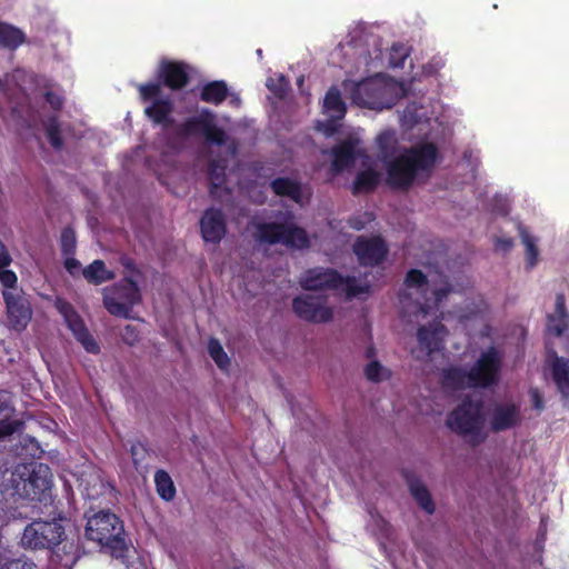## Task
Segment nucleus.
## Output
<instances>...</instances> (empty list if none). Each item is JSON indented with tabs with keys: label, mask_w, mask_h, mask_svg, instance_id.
Returning <instances> with one entry per match:
<instances>
[{
	"label": "nucleus",
	"mask_w": 569,
	"mask_h": 569,
	"mask_svg": "<svg viewBox=\"0 0 569 569\" xmlns=\"http://www.w3.org/2000/svg\"><path fill=\"white\" fill-rule=\"evenodd\" d=\"M438 156V148L432 142H421L406 149L383 163L387 186L392 190L408 191L419 172L429 173L432 170Z\"/></svg>",
	"instance_id": "obj_1"
},
{
	"label": "nucleus",
	"mask_w": 569,
	"mask_h": 569,
	"mask_svg": "<svg viewBox=\"0 0 569 569\" xmlns=\"http://www.w3.org/2000/svg\"><path fill=\"white\" fill-rule=\"evenodd\" d=\"M156 490L161 499L171 501L176 497V487L170 475L162 469H159L154 473Z\"/></svg>",
	"instance_id": "obj_31"
},
{
	"label": "nucleus",
	"mask_w": 569,
	"mask_h": 569,
	"mask_svg": "<svg viewBox=\"0 0 569 569\" xmlns=\"http://www.w3.org/2000/svg\"><path fill=\"white\" fill-rule=\"evenodd\" d=\"M64 537V528L53 517L51 521L33 520L22 533L21 546L30 550H52Z\"/></svg>",
	"instance_id": "obj_7"
},
{
	"label": "nucleus",
	"mask_w": 569,
	"mask_h": 569,
	"mask_svg": "<svg viewBox=\"0 0 569 569\" xmlns=\"http://www.w3.org/2000/svg\"><path fill=\"white\" fill-rule=\"evenodd\" d=\"M292 310L298 318L310 323H328L333 319L327 296L299 295L292 300Z\"/></svg>",
	"instance_id": "obj_11"
},
{
	"label": "nucleus",
	"mask_w": 569,
	"mask_h": 569,
	"mask_svg": "<svg viewBox=\"0 0 569 569\" xmlns=\"http://www.w3.org/2000/svg\"><path fill=\"white\" fill-rule=\"evenodd\" d=\"M342 286H345L346 296L348 299L368 295L371 291L369 283L360 284L353 276H342Z\"/></svg>",
	"instance_id": "obj_36"
},
{
	"label": "nucleus",
	"mask_w": 569,
	"mask_h": 569,
	"mask_svg": "<svg viewBox=\"0 0 569 569\" xmlns=\"http://www.w3.org/2000/svg\"><path fill=\"white\" fill-rule=\"evenodd\" d=\"M502 368V355L493 346L480 353L469 369L470 388L488 389L497 385L500 380Z\"/></svg>",
	"instance_id": "obj_9"
},
{
	"label": "nucleus",
	"mask_w": 569,
	"mask_h": 569,
	"mask_svg": "<svg viewBox=\"0 0 569 569\" xmlns=\"http://www.w3.org/2000/svg\"><path fill=\"white\" fill-rule=\"evenodd\" d=\"M141 302L142 295L138 281L130 276H124L118 282L102 290L103 307L114 317L137 319L132 315V310Z\"/></svg>",
	"instance_id": "obj_5"
},
{
	"label": "nucleus",
	"mask_w": 569,
	"mask_h": 569,
	"mask_svg": "<svg viewBox=\"0 0 569 569\" xmlns=\"http://www.w3.org/2000/svg\"><path fill=\"white\" fill-rule=\"evenodd\" d=\"M60 248L63 256H74L77 249L76 232L71 227H64L60 234Z\"/></svg>",
	"instance_id": "obj_38"
},
{
	"label": "nucleus",
	"mask_w": 569,
	"mask_h": 569,
	"mask_svg": "<svg viewBox=\"0 0 569 569\" xmlns=\"http://www.w3.org/2000/svg\"><path fill=\"white\" fill-rule=\"evenodd\" d=\"M375 355H376V350H375V348H373V347H369V348L366 350V357H367V358H372V357H375Z\"/></svg>",
	"instance_id": "obj_56"
},
{
	"label": "nucleus",
	"mask_w": 569,
	"mask_h": 569,
	"mask_svg": "<svg viewBox=\"0 0 569 569\" xmlns=\"http://www.w3.org/2000/svg\"><path fill=\"white\" fill-rule=\"evenodd\" d=\"M199 224L201 237L206 242L218 244L226 236L227 222L221 209H206Z\"/></svg>",
	"instance_id": "obj_16"
},
{
	"label": "nucleus",
	"mask_w": 569,
	"mask_h": 569,
	"mask_svg": "<svg viewBox=\"0 0 569 569\" xmlns=\"http://www.w3.org/2000/svg\"><path fill=\"white\" fill-rule=\"evenodd\" d=\"M229 96V88L224 80H212L204 83L200 90L199 99L202 102L219 106Z\"/></svg>",
	"instance_id": "obj_23"
},
{
	"label": "nucleus",
	"mask_w": 569,
	"mask_h": 569,
	"mask_svg": "<svg viewBox=\"0 0 569 569\" xmlns=\"http://www.w3.org/2000/svg\"><path fill=\"white\" fill-rule=\"evenodd\" d=\"M44 99L54 111H59L63 107V98L53 91H46Z\"/></svg>",
	"instance_id": "obj_51"
},
{
	"label": "nucleus",
	"mask_w": 569,
	"mask_h": 569,
	"mask_svg": "<svg viewBox=\"0 0 569 569\" xmlns=\"http://www.w3.org/2000/svg\"><path fill=\"white\" fill-rule=\"evenodd\" d=\"M513 247V240L511 238H498L496 240V249L503 252H508Z\"/></svg>",
	"instance_id": "obj_53"
},
{
	"label": "nucleus",
	"mask_w": 569,
	"mask_h": 569,
	"mask_svg": "<svg viewBox=\"0 0 569 569\" xmlns=\"http://www.w3.org/2000/svg\"><path fill=\"white\" fill-rule=\"evenodd\" d=\"M0 569H36V565L26 558L2 559L0 558Z\"/></svg>",
	"instance_id": "obj_45"
},
{
	"label": "nucleus",
	"mask_w": 569,
	"mask_h": 569,
	"mask_svg": "<svg viewBox=\"0 0 569 569\" xmlns=\"http://www.w3.org/2000/svg\"><path fill=\"white\" fill-rule=\"evenodd\" d=\"M302 84H303V77H301V78H299V79H298V86L300 87V86H302Z\"/></svg>",
	"instance_id": "obj_58"
},
{
	"label": "nucleus",
	"mask_w": 569,
	"mask_h": 569,
	"mask_svg": "<svg viewBox=\"0 0 569 569\" xmlns=\"http://www.w3.org/2000/svg\"><path fill=\"white\" fill-rule=\"evenodd\" d=\"M567 316H549L548 331L556 337H560L567 330Z\"/></svg>",
	"instance_id": "obj_44"
},
{
	"label": "nucleus",
	"mask_w": 569,
	"mask_h": 569,
	"mask_svg": "<svg viewBox=\"0 0 569 569\" xmlns=\"http://www.w3.org/2000/svg\"><path fill=\"white\" fill-rule=\"evenodd\" d=\"M63 266L66 270L73 277L78 274L81 268L80 261L73 256H64Z\"/></svg>",
	"instance_id": "obj_52"
},
{
	"label": "nucleus",
	"mask_w": 569,
	"mask_h": 569,
	"mask_svg": "<svg viewBox=\"0 0 569 569\" xmlns=\"http://www.w3.org/2000/svg\"><path fill=\"white\" fill-rule=\"evenodd\" d=\"M208 178L210 181V193L214 194L226 181V168L218 161L212 160L208 166Z\"/></svg>",
	"instance_id": "obj_35"
},
{
	"label": "nucleus",
	"mask_w": 569,
	"mask_h": 569,
	"mask_svg": "<svg viewBox=\"0 0 569 569\" xmlns=\"http://www.w3.org/2000/svg\"><path fill=\"white\" fill-rule=\"evenodd\" d=\"M381 174L372 169L359 171L352 183V193H369L372 192L380 183Z\"/></svg>",
	"instance_id": "obj_27"
},
{
	"label": "nucleus",
	"mask_w": 569,
	"mask_h": 569,
	"mask_svg": "<svg viewBox=\"0 0 569 569\" xmlns=\"http://www.w3.org/2000/svg\"><path fill=\"white\" fill-rule=\"evenodd\" d=\"M386 369L378 360H372L365 367V376L371 382H380L383 380V372Z\"/></svg>",
	"instance_id": "obj_42"
},
{
	"label": "nucleus",
	"mask_w": 569,
	"mask_h": 569,
	"mask_svg": "<svg viewBox=\"0 0 569 569\" xmlns=\"http://www.w3.org/2000/svg\"><path fill=\"white\" fill-rule=\"evenodd\" d=\"M379 160L385 163L396 157L398 139L393 130H385L376 138Z\"/></svg>",
	"instance_id": "obj_26"
},
{
	"label": "nucleus",
	"mask_w": 569,
	"mask_h": 569,
	"mask_svg": "<svg viewBox=\"0 0 569 569\" xmlns=\"http://www.w3.org/2000/svg\"><path fill=\"white\" fill-rule=\"evenodd\" d=\"M556 311H557V315L556 316H567L566 315V309H565V299L562 296H558L557 297V300H556Z\"/></svg>",
	"instance_id": "obj_54"
},
{
	"label": "nucleus",
	"mask_w": 569,
	"mask_h": 569,
	"mask_svg": "<svg viewBox=\"0 0 569 569\" xmlns=\"http://www.w3.org/2000/svg\"><path fill=\"white\" fill-rule=\"evenodd\" d=\"M82 276L89 283L94 286L113 280L116 277L114 272L107 269L104 261L100 259L93 260L83 268Z\"/></svg>",
	"instance_id": "obj_25"
},
{
	"label": "nucleus",
	"mask_w": 569,
	"mask_h": 569,
	"mask_svg": "<svg viewBox=\"0 0 569 569\" xmlns=\"http://www.w3.org/2000/svg\"><path fill=\"white\" fill-rule=\"evenodd\" d=\"M270 188L276 196L288 197L297 203L301 202V183L287 177H279L270 182Z\"/></svg>",
	"instance_id": "obj_24"
},
{
	"label": "nucleus",
	"mask_w": 569,
	"mask_h": 569,
	"mask_svg": "<svg viewBox=\"0 0 569 569\" xmlns=\"http://www.w3.org/2000/svg\"><path fill=\"white\" fill-rule=\"evenodd\" d=\"M46 137L54 150L63 148L61 126L57 116H50L43 121Z\"/></svg>",
	"instance_id": "obj_33"
},
{
	"label": "nucleus",
	"mask_w": 569,
	"mask_h": 569,
	"mask_svg": "<svg viewBox=\"0 0 569 569\" xmlns=\"http://www.w3.org/2000/svg\"><path fill=\"white\" fill-rule=\"evenodd\" d=\"M529 397L531 401V407L533 410H536L538 413L545 410V401L543 397L538 388H530Z\"/></svg>",
	"instance_id": "obj_49"
},
{
	"label": "nucleus",
	"mask_w": 569,
	"mask_h": 569,
	"mask_svg": "<svg viewBox=\"0 0 569 569\" xmlns=\"http://www.w3.org/2000/svg\"><path fill=\"white\" fill-rule=\"evenodd\" d=\"M113 557L121 560V562L126 566L124 569H147L144 560L138 555L137 550H130L128 546L122 556Z\"/></svg>",
	"instance_id": "obj_41"
},
{
	"label": "nucleus",
	"mask_w": 569,
	"mask_h": 569,
	"mask_svg": "<svg viewBox=\"0 0 569 569\" xmlns=\"http://www.w3.org/2000/svg\"><path fill=\"white\" fill-rule=\"evenodd\" d=\"M450 291H451L450 287H442V288L435 289V290L429 289L428 298H431L430 303L432 306V310L435 308H438L439 303L445 298H447V296L449 295Z\"/></svg>",
	"instance_id": "obj_48"
},
{
	"label": "nucleus",
	"mask_w": 569,
	"mask_h": 569,
	"mask_svg": "<svg viewBox=\"0 0 569 569\" xmlns=\"http://www.w3.org/2000/svg\"><path fill=\"white\" fill-rule=\"evenodd\" d=\"M140 99L151 102L144 108L146 117L156 126L169 129L173 126V103L169 98H161V86L157 82L142 83L138 87Z\"/></svg>",
	"instance_id": "obj_8"
},
{
	"label": "nucleus",
	"mask_w": 569,
	"mask_h": 569,
	"mask_svg": "<svg viewBox=\"0 0 569 569\" xmlns=\"http://www.w3.org/2000/svg\"><path fill=\"white\" fill-rule=\"evenodd\" d=\"M12 481L16 492L23 499L46 505L52 498V472L46 463L30 462L18 466Z\"/></svg>",
	"instance_id": "obj_3"
},
{
	"label": "nucleus",
	"mask_w": 569,
	"mask_h": 569,
	"mask_svg": "<svg viewBox=\"0 0 569 569\" xmlns=\"http://www.w3.org/2000/svg\"><path fill=\"white\" fill-rule=\"evenodd\" d=\"M405 477L411 496L427 513L432 515L436 510V506L428 488L419 478L412 477L409 473H406Z\"/></svg>",
	"instance_id": "obj_22"
},
{
	"label": "nucleus",
	"mask_w": 569,
	"mask_h": 569,
	"mask_svg": "<svg viewBox=\"0 0 569 569\" xmlns=\"http://www.w3.org/2000/svg\"><path fill=\"white\" fill-rule=\"evenodd\" d=\"M56 307L63 317L67 327L72 332L76 340L81 343L87 352L98 355L100 352V346L89 332L84 321L76 311L74 307L62 299L57 300Z\"/></svg>",
	"instance_id": "obj_12"
},
{
	"label": "nucleus",
	"mask_w": 569,
	"mask_h": 569,
	"mask_svg": "<svg viewBox=\"0 0 569 569\" xmlns=\"http://www.w3.org/2000/svg\"><path fill=\"white\" fill-rule=\"evenodd\" d=\"M238 101H239V98L234 97L233 102H238Z\"/></svg>",
	"instance_id": "obj_59"
},
{
	"label": "nucleus",
	"mask_w": 569,
	"mask_h": 569,
	"mask_svg": "<svg viewBox=\"0 0 569 569\" xmlns=\"http://www.w3.org/2000/svg\"><path fill=\"white\" fill-rule=\"evenodd\" d=\"M12 289H3L2 298L6 303L8 321L11 328L22 331L27 328L32 317V309L29 300Z\"/></svg>",
	"instance_id": "obj_14"
},
{
	"label": "nucleus",
	"mask_w": 569,
	"mask_h": 569,
	"mask_svg": "<svg viewBox=\"0 0 569 569\" xmlns=\"http://www.w3.org/2000/svg\"><path fill=\"white\" fill-rule=\"evenodd\" d=\"M359 141L353 138L342 140L331 149V171L335 173L342 172L343 170L353 166L359 156L358 152Z\"/></svg>",
	"instance_id": "obj_18"
},
{
	"label": "nucleus",
	"mask_w": 569,
	"mask_h": 569,
	"mask_svg": "<svg viewBox=\"0 0 569 569\" xmlns=\"http://www.w3.org/2000/svg\"><path fill=\"white\" fill-rule=\"evenodd\" d=\"M521 422L520 409L516 403L499 405L493 409L490 427L493 432L511 429Z\"/></svg>",
	"instance_id": "obj_20"
},
{
	"label": "nucleus",
	"mask_w": 569,
	"mask_h": 569,
	"mask_svg": "<svg viewBox=\"0 0 569 569\" xmlns=\"http://www.w3.org/2000/svg\"><path fill=\"white\" fill-rule=\"evenodd\" d=\"M522 243L526 247L527 268L531 269L537 264L539 250L535 243V239L527 232L526 229H520Z\"/></svg>",
	"instance_id": "obj_37"
},
{
	"label": "nucleus",
	"mask_w": 569,
	"mask_h": 569,
	"mask_svg": "<svg viewBox=\"0 0 569 569\" xmlns=\"http://www.w3.org/2000/svg\"><path fill=\"white\" fill-rule=\"evenodd\" d=\"M12 263V257L7 251L0 252V283L6 289H17L18 286V277L13 270L8 269V267Z\"/></svg>",
	"instance_id": "obj_32"
},
{
	"label": "nucleus",
	"mask_w": 569,
	"mask_h": 569,
	"mask_svg": "<svg viewBox=\"0 0 569 569\" xmlns=\"http://www.w3.org/2000/svg\"><path fill=\"white\" fill-rule=\"evenodd\" d=\"M130 453L134 467L138 469L149 455V449L146 443L136 441L131 445Z\"/></svg>",
	"instance_id": "obj_43"
},
{
	"label": "nucleus",
	"mask_w": 569,
	"mask_h": 569,
	"mask_svg": "<svg viewBox=\"0 0 569 569\" xmlns=\"http://www.w3.org/2000/svg\"><path fill=\"white\" fill-rule=\"evenodd\" d=\"M300 286L307 291L338 289L342 287V274L333 268L308 269L300 279Z\"/></svg>",
	"instance_id": "obj_15"
},
{
	"label": "nucleus",
	"mask_w": 569,
	"mask_h": 569,
	"mask_svg": "<svg viewBox=\"0 0 569 569\" xmlns=\"http://www.w3.org/2000/svg\"><path fill=\"white\" fill-rule=\"evenodd\" d=\"M442 383L443 386L455 389L465 390L470 388L469 370H465L462 367L452 366L443 369L442 371Z\"/></svg>",
	"instance_id": "obj_28"
},
{
	"label": "nucleus",
	"mask_w": 569,
	"mask_h": 569,
	"mask_svg": "<svg viewBox=\"0 0 569 569\" xmlns=\"http://www.w3.org/2000/svg\"><path fill=\"white\" fill-rule=\"evenodd\" d=\"M26 41V36L19 28L0 21V46L16 50Z\"/></svg>",
	"instance_id": "obj_30"
},
{
	"label": "nucleus",
	"mask_w": 569,
	"mask_h": 569,
	"mask_svg": "<svg viewBox=\"0 0 569 569\" xmlns=\"http://www.w3.org/2000/svg\"><path fill=\"white\" fill-rule=\"evenodd\" d=\"M266 87L278 98L282 99L287 96L289 90L288 79L279 73L276 77H269L266 81Z\"/></svg>",
	"instance_id": "obj_40"
},
{
	"label": "nucleus",
	"mask_w": 569,
	"mask_h": 569,
	"mask_svg": "<svg viewBox=\"0 0 569 569\" xmlns=\"http://www.w3.org/2000/svg\"><path fill=\"white\" fill-rule=\"evenodd\" d=\"M405 286L407 289L416 290V293L421 297V301H418L419 311L422 315H429L432 311L430 303L431 298H428L429 293V281L427 276L419 269H410L405 278Z\"/></svg>",
	"instance_id": "obj_19"
},
{
	"label": "nucleus",
	"mask_w": 569,
	"mask_h": 569,
	"mask_svg": "<svg viewBox=\"0 0 569 569\" xmlns=\"http://www.w3.org/2000/svg\"><path fill=\"white\" fill-rule=\"evenodd\" d=\"M122 341L126 345L134 346L140 340V332L133 325H126L121 331Z\"/></svg>",
	"instance_id": "obj_47"
},
{
	"label": "nucleus",
	"mask_w": 569,
	"mask_h": 569,
	"mask_svg": "<svg viewBox=\"0 0 569 569\" xmlns=\"http://www.w3.org/2000/svg\"><path fill=\"white\" fill-rule=\"evenodd\" d=\"M256 229V240L260 243H281L292 249H306L310 246L307 231L292 222H259Z\"/></svg>",
	"instance_id": "obj_6"
},
{
	"label": "nucleus",
	"mask_w": 569,
	"mask_h": 569,
	"mask_svg": "<svg viewBox=\"0 0 569 569\" xmlns=\"http://www.w3.org/2000/svg\"><path fill=\"white\" fill-rule=\"evenodd\" d=\"M208 352L219 368L223 369L229 366L230 360L218 339L211 338L209 340Z\"/></svg>",
	"instance_id": "obj_39"
},
{
	"label": "nucleus",
	"mask_w": 569,
	"mask_h": 569,
	"mask_svg": "<svg viewBox=\"0 0 569 569\" xmlns=\"http://www.w3.org/2000/svg\"><path fill=\"white\" fill-rule=\"evenodd\" d=\"M446 331V327L440 323H431L429 326H420L417 331V339L419 347L421 350L426 352L427 356H430L435 351H438L441 348V338L439 337L440 332Z\"/></svg>",
	"instance_id": "obj_21"
},
{
	"label": "nucleus",
	"mask_w": 569,
	"mask_h": 569,
	"mask_svg": "<svg viewBox=\"0 0 569 569\" xmlns=\"http://www.w3.org/2000/svg\"><path fill=\"white\" fill-rule=\"evenodd\" d=\"M121 264L126 271L124 276H130L133 279H136L138 277H142V272L140 271V269L137 267L136 262L131 258H122Z\"/></svg>",
	"instance_id": "obj_50"
},
{
	"label": "nucleus",
	"mask_w": 569,
	"mask_h": 569,
	"mask_svg": "<svg viewBox=\"0 0 569 569\" xmlns=\"http://www.w3.org/2000/svg\"><path fill=\"white\" fill-rule=\"evenodd\" d=\"M159 78L167 88L182 90L190 81L189 67L182 61H162Z\"/></svg>",
	"instance_id": "obj_17"
},
{
	"label": "nucleus",
	"mask_w": 569,
	"mask_h": 569,
	"mask_svg": "<svg viewBox=\"0 0 569 569\" xmlns=\"http://www.w3.org/2000/svg\"><path fill=\"white\" fill-rule=\"evenodd\" d=\"M217 116L210 109L203 108L197 116L187 118L179 128L182 136H202L207 142L224 146L228 139L226 131L217 126Z\"/></svg>",
	"instance_id": "obj_10"
},
{
	"label": "nucleus",
	"mask_w": 569,
	"mask_h": 569,
	"mask_svg": "<svg viewBox=\"0 0 569 569\" xmlns=\"http://www.w3.org/2000/svg\"><path fill=\"white\" fill-rule=\"evenodd\" d=\"M446 426L472 448L483 443L488 433L485 430L486 416L482 400L466 396L447 415Z\"/></svg>",
	"instance_id": "obj_2"
},
{
	"label": "nucleus",
	"mask_w": 569,
	"mask_h": 569,
	"mask_svg": "<svg viewBox=\"0 0 569 569\" xmlns=\"http://www.w3.org/2000/svg\"><path fill=\"white\" fill-rule=\"evenodd\" d=\"M352 251L360 266L377 267L386 260L389 248L380 236H360L356 239Z\"/></svg>",
	"instance_id": "obj_13"
},
{
	"label": "nucleus",
	"mask_w": 569,
	"mask_h": 569,
	"mask_svg": "<svg viewBox=\"0 0 569 569\" xmlns=\"http://www.w3.org/2000/svg\"><path fill=\"white\" fill-rule=\"evenodd\" d=\"M122 520L109 510H101L89 517L86 537L110 550L111 556H122L127 550Z\"/></svg>",
	"instance_id": "obj_4"
},
{
	"label": "nucleus",
	"mask_w": 569,
	"mask_h": 569,
	"mask_svg": "<svg viewBox=\"0 0 569 569\" xmlns=\"http://www.w3.org/2000/svg\"><path fill=\"white\" fill-rule=\"evenodd\" d=\"M323 107L326 110L337 113L338 118H342L347 111L345 101L337 87H330L326 92Z\"/></svg>",
	"instance_id": "obj_34"
},
{
	"label": "nucleus",
	"mask_w": 569,
	"mask_h": 569,
	"mask_svg": "<svg viewBox=\"0 0 569 569\" xmlns=\"http://www.w3.org/2000/svg\"><path fill=\"white\" fill-rule=\"evenodd\" d=\"M403 60H405V57H402V58L400 59V61H399V62H393L392 64H393L395 67H402V64H403Z\"/></svg>",
	"instance_id": "obj_57"
},
{
	"label": "nucleus",
	"mask_w": 569,
	"mask_h": 569,
	"mask_svg": "<svg viewBox=\"0 0 569 569\" xmlns=\"http://www.w3.org/2000/svg\"><path fill=\"white\" fill-rule=\"evenodd\" d=\"M22 427L20 420L2 419L0 421V440H3L14 432L19 431Z\"/></svg>",
	"instance_id": "obj_46"
},
{
	"label": "nucleus",
	"mask_w": 569,
	"mask_h": 569,
	"mask_svg": "<svg viewBox=\"0 0 569 569\" xmlns=\"http://www.w3.org/2000/svg\"><path fill=\"white\" fill-rule=\"evenodd\" d=\"M349 224L355 230H361L365 227V223L359 218L350 219Z\"/></svg>",
	"instance_id": "obj_55"
},
{
	"label": "nucleus",
	"mask_w": 569,
	"mask_h": 569,
	"mask_svg": "<svg viewBox=\"0 0 569 569\" xmlns=\"http://www.w3.org/2000/svg\"><path fill=\"white\" fill-rule=\"evenodd\" d=\"M552 378L558 390L565 397H569V360L556 357L552 363Z\"/></svg>",
	"instance_id": "obj_29"
}]
</instances>
